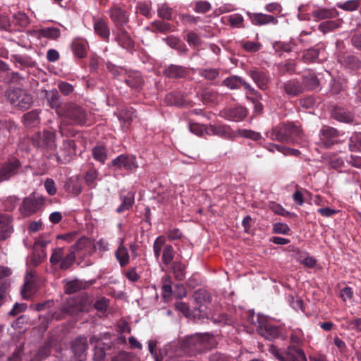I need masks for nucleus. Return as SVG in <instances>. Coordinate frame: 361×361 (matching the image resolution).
Returning a JSON list of instances; mask_svg holds the SVG:
<instances>
[{
	"mask_svg": "<svg viewBox=\"0 0 361 361\" xmlns=\"http://www.w3.org/2000/svg\"><path fill=\"white\" fill-rule=\"evenodd\" d=\"M87 238H80L77 242L70 247L66 254L63 247H57L52 250L49 262L52 266L58 265L62 271H66L73 265L76 259V252L82 250L88 244Z\"/></svg>",
	"mask_w": 361,
	"mask_h": 361,
	"instance_id": "obj_1",
	"label": "nucleus"
},
{
	"mask_svg": "<svg viewBox=\"0 0 361 361\" xmlns=\"http://www.w3.org/2000/svg\"><path fill=\"white\" fill-rule=\"evenodd\" d=\"M267 137L272 140L288 144L301 143L304 135L300 126L294 123H282L266 133Z\"/></svg>",
	"mask_w": 361,
	"mask_h": 361,
	"instance_id": "obj_2",
	"label": "nucleus"
},
{
	"mask_svg": "<svg viewBox=\"0 0 361 361\" xmlns=\"http://www.w3.org/2000/svg\"><path fill=\"white\" fill-rule=\"evenodd\" d=\"M213 336L208 334H196L185 338L181 348L190 356L201 353L211 348Z\"/></svg>",
	"mask_w": 361,
	"mask_h": 361,
	"instance_id": "obj_3",
	"label": "nucleus"
},
{
	"mask_svg": "<svg viewBox=\"0 0 361 361\" xmlns=\"http://www.w3.org/2000/svg\"><path fill=\"white\" fill-rule=\"evenodd\" d=\"M248 321L257 327L259 334L266 339L273 340L280 335L279 327L271 324L264 315L259 313L257 316H255L253 312L249 316Z\"/></svg>",
	"mask_w": 361,
	"mask_h": 361,
	"instance_id": "obj_4",
	"label": "nucleus"
},
{
	"mask_svg": "<svg viewBox=\"0 0 361 361\" xmlns=\"http://www.w3.org/2000/svg\"><path fill=\"white\" fill-rule=\"evenodd\" d=\"M269 352L279 361H307L304 350L293 345L283 350L271 345Z\"/></svg>",
	"mask_w": 361,
	"mask_h": 361,
	"instance_id": "obj_5",
	"label": "nucleus"
},
{
	"mask_svg": "<svg viewBox=\"0 0 361 361\" xmlns=\"http://www.w3.org/2000/svg\"><path fill=\"white\" fill-rule=\"evenodd\" d=\"M9 102L20 110H27L32 104V95L21 88H10L6 92Z\"/></svg>",
	"mask_w": 361,
	"mask_h": 361,
	"instance_id": "obj_6",
	"label": "nucleus"
},
{
	"mask_svg": "<svg viewBox=\"0 0 361 361\" xmlns=\"http://www.w3.org/2000/svg\"><path fill=\"white\" fill-rule=\"evenodd\" d=\"M59 116L68 119L74 124L84 125L87 121V113L80 105L67 102L63 104V109Z\"/></svg>",
	"mask_w": 361,
	"mask_h": 361,
	"instance_id": "obj_7",
	"label": "nucleus"
},
{
	"mask_svg": "<svg viewBox=\"0 0 361 361\" xmlns=\"http://www.w3.org/2000/svg\"><path fill=\"white\" fill-rule=\"evenodd\" d=\"M23 172V166L19 159L9 157L0 164V183L8 181Z\"/></svg>",
	"mask_w": 361,
	"mask_h": 361,
	"instance_id": "obj_8",
	"label": "nucleus"
},
{
	"mask_svg": "<svg viewBox=\"0 0 361 361\" xmlns=\"http://www.w3.org/2000/svg\"><path fill=\"white\" fill-rule=\"evenodd\" d=\"M32 142L38 148L54 149L56 146V133L49 130L37 132L32 135Z\"/></svg>",
	"mask_w": 361,
	"mask_h": 361,
	"instance_id": "obj_9",
	"label": "nucleus"
},
{
	"mask_svg": "<svg viewBox=\"0 0 361 361\" xmlns=\"http://www.w3.org/2000/svg\"><path fill=\"white\" fill-rule=\"evenodd\" d=\"M188 128L190 131L197 135V136H203L204 134L207 135H216L220 137H224L226 135V128L222 126H206L204 125L200 124L199 123L192 122V121H189Z\"/></svg>",
	"mask_w": 361,
	"mask_h": 361,
	"instance_id": "obj_10",
	"label": "nucleus"
},
{
	"mask_svg": "<svg viewBox=\"0 0 361 361\" xmlns=\"http://www.w3.org/2000/svg\"><path fill=\"white\" fill-rule=\"evenodd\" d=\"M44 202L45 198L42 196L30 195L23 200L19 209L20 212L24 216H30L39 211L44 205Z\"/></svg>",
	"mask_w": 361,
	"mask_h": 361,
	"instance_id": "obj_11",
	"label": "nucleus"
},
{
	"mask_svg": "<svg viewBox=\"0 0 361 361\" xmlns=\"http://www.w3.org/2000/svg\"><path fill=\"white\" fill-rule=\"evenodd\" d=\"M241 85L246 90V96L248 99L253 102L259 99L258 92L242 78L235 75L227 78L228 88L231 90L238 89Z\"/></svg>",
	"mask_w": 361,
	"mask_h": 361,
	"instance_id": "obj_12",
	"label": "nucleus"
},
{
	"mask_svg": "<svg viewBox=\"0 0 361 361\" xmlns=\"http://www.w3.org/2000/svg\"><path fill=\"white\" fill-rule=\"evenodd\" d=\"M110 167H114V170L124 169L128 171H132L138 167L135 157L127 154H122L114 159Z\"/></svg>",
	"mask_w": 361,
	"mask_h": 361,
	"instance_id": "obj_13",
	"label": "nucleus"
},
{
	"mask_svg": "<svg viewBox=\"0 0 361 361\" xmlns=\"http://www.w3.org/2000/svg\"><path fill=\"white\" fill-rule=\"evenodd\" d=\"M339 137V132L334 128L324 126L319 131V145L325 148L334 145Z\"/></svg>",
	"mask_w": 361,
	"mask_h": 361,
	"instance_id": "obj_14",
	"label": "nucleus"
},
{
	"mask_svg": "<svg viewBox=\"0 0 361 361\" xmlns=\"http://www.w3.org/2000/svg\"><path fill=\"white\" fill-rule=\"evenodd\" d=\"M246 14L251 23L255 26L276 25L279 23L278 18L271 14L252 12H247Z\"/></svg>",
	"mask_w": 361,
	"mask_h": 361,
	"instance_id": "obj_15",
	"label": "nucleus"
},
{
	"mask_svg": "<svg viewBox=\"0 0 361 361\" xmlns=\"http://www.w3.org/2000/svg\"><path fill=\"white\" fill-rule=\"evenodd\" d=\"M17 128L16 125L11 121L0 120V153L9 143V137L13 131Z\"/></svg>",
	"mask_w": 361,
	"mask_h": 361,
	"instance_id": "obj_16",
	"label": "nucleus"
},
{
	"mask_svg": "<svg viewBox=\"0 0 361 361\" xmlns=\"http://www.w3.org/2000/svg\"><path fill=\"white\" fill-rule=\"evenodd\" d=\"M109 16L116 29L125 27L128 23V16L126 11L118 5H114L109 10Z\"/></svg>",
	"mask_w": 361,
	"mask_h": 361,
	"instance_id": "obj_17",
	"label": "nucleus"
},
{
	"mask_svg": "<svg viewBox=\"0 0 361 361\" xmlns=\"http://www.w3.org/2000/svg\"><path fill=\"white\" fill-rule=\"evenodd\" d=\"M93 27L94 32L104 42H109L110 38V28L106 20L99 18H93Z\"/></svg>",
	"mask_w": 361,
	"mask_h": 361,
	"instance_id": "obj_18",
	"label": "nucleus"
},
{
	"mask_svg": "<svg viewBox=\"0 0 361 361\" xmlns=\"http://www.w3.org/2000/svg\"><path fill=\"white\" fill-rule=\"evenodd\" d=\"M188 73L186 67L175 64L166 66L163 71L164 75L170 79L184 78Z\"/></svg>",
	"mask_w": 361,
	"mask_h": 361,
	"instance_id": "obj_19",
	"label": "nucleus"
},
{
	"mask_svg": "<svg viewBox=\"0 0 361 361\" xmlns=\"http://www.w3.org/2000/svg\"><path fill=\"white\" fill-rule=\"evenodd\" d=\"M45 98L47 100L49 106L54 109L58 116L61 114L63 109V104H61L60 100V95L56 89L45 91Z\"/></svg>",
	"mask_w": 361,
	"mask_h": 361,
	"instance_id": "obj_20",
	"label": "nucleus"
},
{
	"mask_svg": "<svg viewBox=\"0 0 361 361\" xmlns=\"http://www.w3.org/2000/svg\"><path fill=\"white\" fill-rule=\"evenodd\" d=\"M115 35V39L121 47L128 50L133 49L134 41L125 27L116 29Z\"/></svg>",
	"mask_w": 361,
	"mask_h": 361,
	"instance_id": "obj_21",
	"label": "nucleus"
},
{
	"mask_svg": "<svg viewBox=\"0 0 361 361\" xmlns=\"http://www.w3.org/2000/svg\"><path fill=\"white\" fill-rule=\"evenodd\" d=\"M247 73L259 89L265 90L267 87L269 78L264 71H262L258 68H252L248 71Z\"/></svg>",
	"mask_w": 361,
	"mask_h": 361,
	"instance_id": "obj_22",
	"label": "nucleus"
},
{
	"mask_svg": "<svg viewBox=\"0 0 361 361\" xmlns=\"http://www.w3.org/2000/svg\"><path fill=\"white\" fill-rule=\"evenodd\" d=\"M87 348V338L85 336H80L71 342V350L79 361H81L80 357Z\"/></svg>",
	"mask_w": 361,
	"mask_h": 361,
	"instance_id": "obj_23",
	"label": "nucleus"
},
{
	"mask_svg": "<svg viewBox=\"0 0 361 361\" xmlns=\"http://www.w3.org/2000/svg\"><path fill=\"white\" fill-rule=\"evenodd\" d=\"M71 47L76 57L83 59L87 56L88 47L87 40L81 38H75L73 40Z\"/></svg>",
	"mask_w": 361,
	"mask_h": 361,
	"instance_id": "obj_24",
	"label": "nucleus"
},
{
	"mask_svg": "<svg viewBox=\"0 0 361 361\" xmlns=\"http://www.w3.org/2000/svg\"><path fill=\"white\" fill-rule=\"evenodd\" d=\"M35 273L30 271L27 274L23 288L22 290V296L24 299H28L35 291Z\"/></svg>",
	"mask_w": 361,
	"mask_h": 361,
	"instance_id": "obj_25",
	"label": "nucleus"
},
{
	"mask_svg": "<svg viewBox=\"0 0 361 361\" xmlns=\"http://www.w3.org/2000/svg\"><path fill=\"white\" fill-rule=\"evenodd\" d=\"M99 171L92 163L88 164V169L85 173L84 179L86 185L90 188H94L97 185Z\"/></svg>",
	"mask_w": 361,
	"mask_h": 361,
	"instance_id": "obj_26",
	"label": "nucleus"
},
{
	"mask_svg": "<svg viewBox=\"0 0 361 361\" xmlns=\"http://www.w3.org/2000/svg\"><path fill=\"white\" fill-rule=\"evenodd\" d=\"M193 298L196 303L200 305V312L203 311L202 309V306L207 305L212 302V295L207 290L205 289L201 288L197 290L193 294Z\"/></svg>",
	"mask_w": 361,
	"mask_h": 361,
	"instance_id": "obj_27",
	"label": "nucleus"
},
{
	"mask_svg": "<svg viewBox=\"0 0 361 361\" xmlns=\"http://www.w3.org/2000/svg\"><path fill=\"white\" fill-rule=\"evenodd\" d=\"M338 16L335 8H319L312 12V17L315 20L335 18Z\"/></svg>",
	"mask_w": 361,
	"mask_h": 361,
	"instance_id": "obj_28",
	"label": "nucleus"
},
{
	"mask_svg": "<svg viewBox=\"0 0 361 361\" xmlns=\"http://www.w3.org/2000/svg\"><path fill=\"white\" fill-rule=\"evenodd\" d=\"M235 136L246 137L255 141H258L262 138V135L259 133L253 131L252 130L240 129L235 133H233L227 127V137Z\"/></svg>",
	"mask_w": 361,
	"mask_h": 361,
	"instance_id": "obj_29",
	"label": "nucleus"
},
{
	"mask_svg": "<svg viewBox=\"0 0 361 361\" xmlns=\"http://www.w3.org/2000/svg\"><path fill=\"white\" fill-rule=\"evenodd\" d=\"M124 240L121 239L119 246L115 252V257L121 267H126L130 262V256L127 248L123 245Z\"/></svg>",
	"mask_w": 361,
	"mask_h": 361,
	"instance_id": "obj_30",
	"label": "nucleus"
},
{
	"mask_svg": "<svg viewBox=\"0 0 361 361\" xmlns=\"http://www.w3.org/2000/svg\"><path fill=\"white\" fill-rule=\"evenodd\" d=\"M125 81L129 87L135 90L140 89L144 84L142 75L137 71L130 72L127 75Z\"/></svg>",
	"mask_w": 361,
	"mask_h": 361,
	"instance_id": "obj_31",
	"label": "nucleus"
},
{
	"mask_svg": "<svg viewBox=\"0 0 361 361\" xmlns=\"http://www.w3.org/2000/svg\"><path fill=\"white\" fill-rule=\"evenodd\" d=\"M121 204L116 209V212L121 214L125 211L129 210L135 203V194L133 192H128L126 195L121 196Z\"/></svg>",
	"mask_w": 361,
	"mask_h": 361,
	"instance_id": "obj_32",
	"label": "nucleus"
},
{
	"mask_svg": "<svg viewBox=\"0 0 361 361\" xmlns=\"http://www.w3.org/2000/svg\"><path fill=\"white\" fill-rule=\"evenodd\" d=\"M37 110H32L24 114L23 120L24 125L27 128H32L37 126L40 123Z\"/></svg>",
	"mask_w": 361,
	"mask_h": 361,
	"instance_id": "obj_33",
	"label": "nucleus"
},
{
	"mask_svg": "<svg viewBox=\"0 0 361 361\" xmlns=\"http://www.w3.org/2000/svg\"><path fill=\"white\" fill-rule=\"evenodd\" d=\"M92 155L93 159L104 164L108 157V149L103 145H97L92 149Z\"/></svg>",
	"mask_w": 361,
	"mask_h": 361,
	"instance_id": "obj_34",
	"label": "nucleus"
},
{
	"mask_svg": "<svg viewBox=\"0 0 361 361\" xmlns=\"http://www.w3.org/2000/svg\"><path fill=\"white\" fill-rule=\"evenodd\" d=\"M137 117L135 111L131 106L122 108L118 116V119L123 123L130 125V123Z\"/></svg>",
	"mask_w": 361,
	"mask_h": 361,
	"instance_id": "obj_35",
	"label": "nucleus"
},
{
	"mask_svg": "<svg viewBox=\"0 0 361 361\" xmlns=\"http://www.w3.org/2000/svg\"><path fill=\"white\" fill-rule=\"evenodd\" d=\"M171 269L174 278L177 281H183L185 278L186 265L180 261H175L171 264Z\"/></svg>",
	"mask_w": 361,
	"mask_h": 361,
	"instance_id": "obj_36",
	"label": "nucleus"
},
{
	"mask_svg": "<svg viewBox=\"0 0 361 361\" xmlns=\"http://www.w3.org/2000/svg\"><path fill=\"white\" fill-rule=\"evenodd\" d=\"M151 26L153 32H158L162 34H166L173 31V26L171 24L162 20H155L152 23Z\"/></svg>",
	"mask_w": 361,
	"mask_h": 361,
	"instance_id": "obj_37",
	"label": "nucleus"
},
{
	"mask_svg": "<svg viewBox=\"0 0 361 361\" xmlns=\"http://www.w3.org/2000/svg\"><path fill=\"white\" fill-rule=\"evenodd\" d=\"M247 111L244 107L235 106L234 108L229 109L227 111V118L235 121H238L245 117Z\"/></svg>",
	"mask_w": 361,
	"mask_h": 361,
	"instance_id": "obj_38",
	"label": "nucleus"
},
{
	"mask_svg": "<svg viewBox=\"0 0 361 361\" xmlns=\"http://www.w3.org/2000/svg\"><path fill=\"white\" fill-rule=\"evenodd\" d=\"M109 349H111V346L104 343L95 345L94 348V361H105L106 351Z\"/></svg>",
	"mask_w": 361,
	"mask_h": 361,
	"instance_id": "obj_39",
	"label": "nucleus"
},
{
	"mask_svg": "<svg viewBox=\"0 0 361 361\" xmlns=\"http://www.w3.org/2000/svg\"><path fill=\"white\" fill-rule=\"evenodd\" d=\"M285 92L290 96H295L301 91L300 83L295 80H289L283 85Z\"/></svg>",
	"mask_w": 361,
	"mask_h": 361,
	"instance_id": "obj_40",
	"label": "nucleus"
},
{
	"mask_svg": "<svg viewBox=\"0 0 361 361\" xmlns=\"http://www.w3.org/2000/svg\"><path fill=\"white\" fill-rule=\"evenodd\" d=\"M175 251L171 245H164L162 253V262L164 265L168 266L173 262Z\"/></svg>",
	"mask_w": 361,
	"mask_h": 361,
	"instance_id": "obj_41",
	"label": "nucleus"
},
{
	"mask_svg": "<svg viewBox=\"0 0 361 361\" xmlns=\"http://www.w3.org/2000/svg\"><path fill=\"white\" fill-rule=\"evenodd\" d=\"M319 48L313 47L307 50L304 54V59L307 61H315L317 60L322 61L324 58H321L320 56L323 53Z\"/></svg>",
	"mask_w": 361,
	"mask_h": 361,
	"instance_id": "obj_42",
	"label": "nucleus"
},
{
	"mask_svg": "<svg viewBox=\"0 0 361 361\" xmlns=\"http://www.w3.org/2000/svg\"><path fill=\"white\" fill-rule=\"evenodd\" d=\"M340 25L341 22L339 20H327L321 23L318 26V29L325 34L338 28Z\"/></svg>",
	"mask_w": 361,
	"mask_h": 361,
	"instance_id": "obj_43",
	"label": "nucleus"
},
{
	"mask_svg": "<svg viewBox=\"0 0 361 361\" xmlns=\"http://www.w3.org/2000/svg\"><path fill=\"white\" fill-rule=\"evenodd\" d=\"M166 237L164 235H159L154 240L153 244V251L154 257L157 259L161 256L162 249L166 245Z\"/></svg>",
	"mask_w": 361,
	"mask_h": 361,
	"instance_id": "obj_44",
	"label": "nucleus"
},
{
	"mask_svg": "<svg viewBox=\"0 0 361 361\" xmlns=\"http://www.w3.org/2000/svg\"><path fill=\"white\" fill-rule=\"evenodd\" d=\"M197 72L200 76L208 80H213L219 75V71L216 68H199Z\"/></svg>",
	"mask_w": 361,
	"mask_h": 361,
	"instance_id": "obj_45",
	"label": "nucleus"
},
{
	"mask_svg": "<svg viewBox=\"0 0 361 361\" xmlns=\"http://www.w3.org/2000/svg\"><path fill=\"white\" fill-rule=\"evenodd\" d=\"M361 4V0H348L343 3L337 4V6L345 11H356Z\"/></svg>",
	"mask_w": 361,
	"mask_h": 361,
	"instance_id": "obj_46",
	"label": "nucleus"
},
{
	"mask_svg": "<svg viewBox=\"0 0 361 361\" xmlns=\"http://www.w3.org/2000/svg\"><path fill=\"white\" fill-rule=\"evenodd\" d=\"M173 10L166 4H161L158 7L157 13L159 18L170 20L172 19Z\"/></svg>",
	"mask_w": 361,
	"mask_h": 361,
	"instance_id": "obj_47",
	"label": "nucleus"
},
{
	"mask_svg": "<svg viewBox=\"0 0 361 361\" xmlns=\"http://www.w3.org/2000/svg\"><path fill=\"white\" fill-rule=\"evenodd\" d=\"M12 60L25 67H32L34 65L32 59L27 56L13 54L12 55Z\"/></svg>",
	"mask_w": 361,
	"mask_h": 361,
	"instance_id": "obj_48",
	"label": "nucleus"
},
{
	"mask_svg": "<svg viewBox=\"0 0 361 361\" xmlns=\"http://www.w3.org/2000/svg\"><path fill=\"white\" fill-rule=\"evenodd\" d=\"M229 24L233 27H243L244 18L241 14L234 13L227 16Z\"/></svg>",
	"mask_w": 361,
	"mask_h": 361,
	"instance_id": "obj_49",
	"label": "nucleus"
},
{
	"mask_svg": "<svg viewBox=\"0 0 361 361\" xmlns=\"http://www.w3.org/2000/svg\"><path fill=\"white\" fill-rule=\"evenodd\" d=\"M69 312L68 310H66L64 307L59 310L55 312L49 311L46 314V318L47 319H56V320H61L63 319L66 315Z\"/></svg>",
	"mask_w": 361,
	"mask_h": 361,
	"instance_id": "obj_50",
	"label": "nucleus"
},
{
	"mask_svg": "<svg viewBox=\"0 0 361 361\" xmlns=\"http://www.w3.org/2000/svg\"><path fill=\"white\" fill-rule=\"evenodd\" d=\"M6 230L9 233L13 232L11 219L8 215L0 213V231Z\"/></svg>",
	"mask_w": 361,
	"mask_h": 361,
	"instance_id": "obj_51",
	"label": "nucleus"
},
{
	"mask_svg": "<svg viewBox=\"0 0 361 361\" xmlns=\"http://www.w3.org/2000/svg\"><path fill=\"white\" fill-rule=\"evenodd\" d=\"M184 39L190 46H193L194 47H198L202 43L199 35L192 31L188 32Z\"/></svg>",
	"mask_w": 361,
	"mask_h": 361,
	"instance_id": "obj_52",
	"label": "nucleus"
},
{
	"mask_svg": "<svg viewBox=\"0 0 361 361\" xmlns=\"http://www.w3.org/2000/svg\"><path fill=\"white\" fill-rule=\"evenodd\" d=\"M67 190L73 193L74 195L80 194L82 189L78 181L71 178L66 183Z\"/></svg>",
	"mask_w": 361,
	"mask_h": 361,
	"instance_id": "obj_53",
	"label": "nucleus"
},
{
	"mask_svg": "<svg viewBox=\"0 0 361 361\" xmlns=\"http://www.w3.org/2000/svg\"><path fill=\"white\" fill-rule=\"evenodd\" d=\"M333 116L334 118L341 122L349 123L352 121L351 116L343 109L334 110Z\"/></svg>",
	"mask_w": 361,
	"mask_h": 361,
	"instance_id": "obj_54",
	"label": "nucleus"
},
{
	"mask_svg": "<svg viewBox=\"0 0 361 361\" xmlns=\"http://www.w3.org/2000/svg\"><path fill=\"white\" fill-rule=\"evenodd\" d=\"M164 282L162 286L163 295L164 298L170 296L173 293L171 287V279L169 276H164L162 278Z\"/></svg>",
	"mask_w": 361,
	"mask_h": 361,
	"instance_id": "obj_55",
	"label": "nucleus"
},
{
	"mask_svg": "<svg viewBox=\"0 0 361 361\" xmlns=\"http://www.w3.org/2000/svg\"><path fill=\"white\" fill-rule=\"evenodd\" d=\"M42 32L44 37L51 39H56L61 35L60 30L56 27L44 28L42 30Z\"/></svg>",
	"mask_w": 361,
	"mask_h": 361,
	"instance_id": "obj_56",
	"label": "nucleus"
},
{
	"mask_svg": "<svg viewBox=\"0 0 361 361\" xmlns=\"http://www.w3.org/2000/svg\"><path fill=\"white\" fill-rule=\"evenodd\" d=\"M295 45L291 42H276L274 47L276 51H283L286 52H290L295 49Z\"/></svg>",
	"mask_w": 361,
	"mask_h": 361,
	"instance_id": "obj_57",
	"label": "nucleus"
},
{
	"mask_svg": "<svg viewBox=\"0 0 361 361\" xmlns=\"http://www.w3.org/2000/svg\"><path fill=\"white\" fill-rule=\"evenodd\" d=\"M264 10L269 13L279 14L283 11V7L281 4L278 2H271L267 4L264 7Z\"/></svg>",
	"mask_w": 361,
	"mask_h": 361,
	"instance_id": "obj_58",
	"label": "nucleus"
},
{
	"mask_svg": "<svg viewBox=\"0 0 361 361\" xmlns=\"http://www.w3.org/2000/svg\"><path fill=\"white\" fill-rule=\"evenodd\" d=\"M211 4L206 1H198L195 3V11L197 13H204L210 11Z\"/></svg>",
	"mask_w": 361,
	"mask_h": 361,
	"instance_id": "obj_59",
	"label": "nucleus"
},
{
	"mask_svg": "<svg viewBox=\"0 0 361 361\" xmlns=\"http://www.w3.org/2000/svg\"><path fill=\"white\" fill-rule=\"evenodd\" d=\"M245 50L249 52H257L262 48V44L258 42L247 41L243 44Z\"/></svg>",
	"mask_w": 361,
	"mask_h": 361,
	"instance_id": "obj_60",
	"label": "nucleus"
},
{
	"mask_svg": "<svg viewBox=\"0 0 361 361\" xmlns=\"http://www.w3.org/2000/svg\"><path fill=\"white\" fill-rule=\"evenodd\" d=\"M19 201L16 196H9L4 201V207L7 211H13L18 204Z\"/></svg>",
	"mask_w": 361,
	"mask_h": 361,
	"instance_id": "obj_61",
	"label": "nucleus"
},
{
	"mask_svg": "<svg viewBox=\"0 0 361 361\" xmlns=\"http://www.w3.org/2000/svg\"><path fill=\"white\" fill-rule=\"evenodd\" d=\"M288 301L294 310L301 311L304 310L303 302L300 298H295L293 295H288Z\"/></svg>",
	"mask_w": 361,
	"mask_h": 361,
	"instance_id": "obj_62",
	"label": "nucleus"
},
{
	"mask_svg": "<svg viewBox=\"0 0 361 361\" xmlns=\"http://www.w3.org/2000/svg\"><path fill=\"white\" fill-rule=\"evenodd\" d=\"M78 280L72 281L67 283L65 292L67 294H73L80 289V284Z\"/></svg>",
	"mask_w": 361,
	"mask_h": 361,
	"instance_id": "obj_63",
	"label": "nucleus"
},
{
	"mask_svg": "<svg viewBox=\"0 0 361 361\" xmlns=\"http://www.w3.org/2000/svg\"><path fill=\"white\" fill-rule=\"evenodd\" d=\"M44 188L49 195H54L56 193L55 182L51 178H47L44 181Z\"/></svg>",
	"mask_w": 361,
	"mask_h": 361,
	"instance_id": "obj_64",
	"label": "nucleus"
}]
</instances>
